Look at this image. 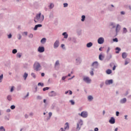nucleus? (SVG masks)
Returning a JSON list of instances; mask_svg holds the SVG:
<instances>
[{"label":"nucleus","mask_w":131,"mask_h":131,"mask_svg":"<svg viewBox=\"0 0 131 131\" xmlns=\"http://www.w3.org/2000/svg\"><path fill=\"white\" fill-rule=\"evenodd\" d=\"M45 19V16L43 15H41V13H39L36 15V16L34 18V22L35 23H41L42 21H43Z\"/></svg>","instance_id":"1"},{"label":"nucleus","mask_w":131,"mask_h":131,"mask_svg":"<svg viewBox=\"0 0 131 131\" xmlns=\"http://www.w3.org/2000/svg\"><path fill=\"white\" fill-rule=\"evenodd\" d=\"M82 124H83V121H82V120H79L78 122L77 123V130H80V128H81V126L82 125Z\"/></svg>","instance_id":"2"},{"label":"nucleus","mask_w":131,"mask_h":131,"mask_svg":"<svg viewBox=\"0 0 131 131\" xmlns=\"http://www.w3.org/2000/svg\"><path fill=\"white\" fill-rule=\"evenodd\" d=\"M40 64L39 62H36L34 64V68L36 71H39L40 70Z\"/></svg>","instance_id":"3"},{"label":"nucleus","mask_w":131,"mask_h":131,"mask_svg":"<svg viewBox=\"0 0 131 131\" xmlns=\"http://www.w3.org/2000/svg\"><path fill=\"white\" fill-rule=\"evenodd\" d=\"M79 115H80V116L83 118H86L89 115V114L86 111H83L81 113V114H79Z\"/></svg>","instance_id":"4"},{"label":"nucleus","mask_w":131,"mask_h":131,"mask_svg":"<svg viewBox=\"0 0 131 131\" xmlns=\"http://www.w3.org/2000/svg\"><path fill=\"white\" fill-rule=\"evenodd\" d=\"M81 63V58L80 57H77L75 60V65H80Z\"/></svg>","instance_id":"5"},{"label":"nucleus","mask_w":131,"mask_h":131,"mask_svg":"<svg viewBox=\"0 0 131 131\" xmlns=\"http://www.w3.org/2000/svg\"><path fill=\"white\" fill-rule=\"evenodd\" d=\"M83 80L84 81V82H86V83H90L92 81V79H91L90 77L88 76L83 77Z\"/></svg>","instance_id":"6"},{"label":"nucleus","mask_w":131,"mask_h":131,"mask_svg":"<svg viewBox=\"0 0 131 131\" xmlns=\"http://www.w3.org/2000/svg\"><path fill=\"white\" fill-rule=\"evenodd\" d=\"M104 41H105V39L102 37H99L97 40V42L99 45H103V43H104Z\"/></svg>","instance_id":"7"},{"label":"nucleus","mask_w":131,"mask_h":131,"mask_svg":"<svg viewBox=\"0 0 131 131\" xmlns=\"http://www.w3.org/2000/svg\"><path fill=\"white\" fill-rule=\"evenodd\" d=\"M121 29V26L119 24H117L116 26V34H118L119 32L120 31Z\"/></svg>","instance_id":"8"},{"label":"nucleus","mask_w":131,"mask_h":131,"mask_svg":"<svg viewBox=\"0 0 131 131\" xmlns=\"http://www.w3.org/2000/svg\"><path fill=\"white\" fill-rule=\"evenodd\" d=\"M59 46H60V41L58 40H56L53 45L54 49H58Z\"/></svg>","instance_id":"9"},{"label":"nucleus","mask_w":131,"mask_h":131,"mask_svg":"<svg viewBox=\"0 0 131 131\" xmlns=\"http://www.w3.org/2000/svg\"><path fill=\"white\" fill-rule=\"evenodd\" d=\"M54 67L56 70H58L59 69V68H60V61L59 60H57L55 62V63L54 64Z\"/></svg>","instance_id":"10"},{"label":"nucleus","mask_w":131,"mask_h":131,"mask_svg":"<svg viewBox=\"0 0 131 131\" xmlns=\"http://www.w3.org/2000/svg\"><path fill=\"white\" fill-rule=\"evenodd\" d=\"M48 96L49 97H56V96H57V93L55 91H52L49 93Z\"/></svg>","instance_id":"11"},{"label":"nucleus","mask_w":131,"mask_h":131,"mask_svg":"<svg viewBox=\"0 0 131 131\" xmlns=\"http://www.w3.org/2000/svg\"><path fill=\"white\" fill-rule=\"evenodd\" d=\"M112 83H113V79L106 80L105 82L106 85H110V84H112Z\"/></svg>","instance_id":"12"},{"label":"nucleus","mask_w":131,"mask_h":131,"mask_svg":"<svg viewBox=\"0 0 131 131\" xmlns=\"http://www.w3.org/2000/svg\"><path fill=\"white\" fill-rule=\"evenodd\" d=\"M37 51L39 53H43L45 52V47H39L37 49Z\"/></svg>","instance_id":"13"},{"label":"nucleus","mask_w":131,"mask_h":131,"mask_svg":"<svg viewBox=\"0 0 131 131\" xmlns=\"http://www.w3.org/2000/svg\"><path fill=\"white\" fill-rule=\"evenodd\" d=\"M109 123H111V124H114L115 123V119L114 117H112L111 119L109 120Z\"/></svg>","instance_id":"14"},{"label":"nucleus","mask_w":131,"mask_h":131,"mask_svg":"<svg viewBox=\"0 0 131 131\" xmlns=\"http://www.w3.org/2000/svg\"><path fill=\"white\" fill-rule=\"evenodd\" d=\"M126 101H127L126 98H124L123 99H121L120 100V104H125V103H126Z\"/></svg>","instance_id":"15"},{"label":"nucleus","mask_w":131,"mask_h":131,"mask_svg":"<svg viewBox=\"0 0 131 131\" xmlns=\"http://www.w3.org/2000/svg\"><path fill=\"white\" fill-rule=\"evenodd\" d=\"M87 99L89 102H92L94 100V97L92 95H89Z\"/></svg>","instance_id":"16"},{"label":"nucleus","mask_w":131,"mask_h":131,"mask_svg":"<svg viewBox=\"0 0 131 131\" xmlns=\"http://www.w3.org/2000/svg\"><path fill=\"white\" fill-rule=\"evenodd\" d=\"M98 65V61H94V62H93L92 66H93V67H94V68H97Z\"/></svg>","instance_id":"17"},{"label":"nucleus","mask_w":131,"mask_h":131,"mask_svg":"<svg viewBox=\"0 0 131 131\" xmlns=\"http://www.w3.org/2000/svg\"><path fill=\"white\" fill-rule=\"evenodd\" d=\"M104 58H105V56L104 55H102L101 53L99 54V60H100V61H103Z\"/></svg>","instance_id":"18"},{"label":"nucleus","mask_w":131,"mask_h":131,"mask_svg":"<svg viewBox=\"0 0 131 131\" xmlns=\"http://www.w3.org/2000/svg\"><path fill=\"white\" fill-rule=\"evenodd\" d=\"M39 27H42V25L41 24H38L35 26L34 28V30H37V29Z\"/></svg>","instance_id":"19"},{"label":"nucleus","mask_w":131,"mask_h":131,"mask_svg":"<svg viewBox=\"0 0 131 131\" xmlns=\"http://www.w3.org/2000/svg\"><path fill=\"white\" fill-rule=\"evenodd\" d=\"M86 48H92V47H93V42H89L87 43L86 45Z\"/></svg>","instance_id":"20"},{"label":"nucleus","mask_w":131,"mask_h":131,"mask_svg":"<svg viewBox=\"0 0 131 131\" xmlns=\"http://www.w3.org/2000/svg\"><path fill=\"white\" fill-rule=\"evenodd\" d=\"M46 42H47V38H42L40 40V43H42V45H45Z\"/></svg>","instance_id":"21"},{"label":"nucleus","mask_w":131,"mask_h":131,"mask_svg":"<svg viewBox=\"0 0 131 131\" xmlns=\"http://www.w3.org/2000/svg\"><path fill=\"white\" fill-rule=\"evenodd\" d=\"M64 129L68 130L69 129V123L68 122H66L64 124Z\"/></svg>","instance_id":"22"},{"label":"nucleus","mask_w":131,"mask_h":131,"mask_svg":"<svg viewBox=\"0 0 131 131\" xmlns=\"http://www.w3.org/2000/svg\"><path fill=\"white\" fill-rule=\"evenodd\" d=\"M112 58V55L111 53L107 54L106 60H107V61H109V60H110Z\"/></svg>","instance_id":"23"},{"label":"nucleus","mask_w":131,"mask_h":131,"mask_svg":"<svg viewBox=\"0 0 131 131\" xmlns=\"http://www.w3.org/2000/svg\"><path fill=\"white\" fill-rule=\"evenodd\" d=\"M62 35H63V38H68V34H67V32H63L62 34Z\"/></svg>","instance_id":"24"},{"label":"nucleus","mask_w":131,"mask_h":131,"mask_svg":"<svg viewBox=\"0 0 131 131\" xmlns=\"http://www.w3.org/2000/svg\"><path fill=\"white\" fill-rule=\"evenodd\" d=\"M122 57L123 58V59H125L126 58V57H127V53H125V52H123L122 54Z\"/></svg>","instance_id":"25"},{"label":"nucleus","mask_w":131,"mask_h":131,"mask_svg":"<svg viewBox=\"0 0 131 131\" xmlns=\"http://www.w3.org/2000/svg\"><path fill=\"white\" fill-rule=\"evenodd\" d=\"M116 50V54H119V52H120V51H121V49H120L119 47H117L115 49Z\"/></svg>","instance_id":"26"},{"label":"nucleus","mask_w":131,"mask_h":131,"mask_svg":"<svg viewBox=\"0 0 131 131\" xmlns=\"http://www.w3.org/2000/svg\"><path fill=\"white\" fill-rule=\"evenodd\" d=\"M7 99L8 101H11L12 100V95H8L7 97Z\"/></svg>","instance_id":"27"},{"label":"nucleus","mask_w":131,"mask_h":131,"mask_svg":"<svg viewBox=\"0 0 131 131\" xmlns=\"http://www.w3.org/2000/svg\"><path fill=\"white\" fill-rule=\"evenodd\" d=\"M72 41H73V42H74V43H77V40L76 39V37H73L72 38Z\"/></svg>","instance_id":"28"},{"label":"nucleus","mask_w":131,"mask_h":131,"mask_svg":"<svg viewBox=\"0 0 131 131\" xmlns=\"http://www.w3.org/2000/svg\"><path fill=\"white\" fill-rule=\"evenodd\" d=\"M129 62H130V60L129 59V58H126L125 60L124 65H127V64H128Z\"/></svg>","instance_id":"29"},{"label":"nucleus","mask_w":131,"mask_h":131,"mask_svg":"<svg viewBox=\"0 0 131 131\" xmlns=\"http://www.w3.org/2000/svg\"><path fill=\"white\" fill-rule=\"evenodd\" d=\"M50 20H53L54 19V14L53 13H50L49 15Z\"/></svg>","instance_id":"30"},{"label":"nucleus","mask_w":131,"mask_h":131,"mask_svg":"<svg viewBox=\"0 0 131 131\" xmlns=\"http://www.w3.org/2000/svg\"><path fill=\"white\" fill-rule=\"evenodd\" d=\"M28 76V74L27 73H25L23 75V77H24L25 80H26Z\"/></svg>","instance_id":"31"},{"label":"nucleus","mask_w":131,"mask_h":131,"mask_svg":"<svg viewBox=\"0 0 131 131\" xmlns=\"http://www.w3.org/2000/svg\"><path fill=\"white\" fill-rule=\"evenodd\" d=\"M106 74H111L112 73V70L108 69L105 71Z\"/></svg>","instance_id":"32"},{"label":"nucleus","mask_w":131,"mask_h":131,"mask_svg":"<svg viewBox=\"0 0 131 131\" xmlns=\"http://www.w3.org/2000/svg\"><path fill=\"white\" fill-rule=\"evenodd\" d=\"M115 25H116L115 23L112 22L110 23V26H112V28H115V27H116Z\"/></svg>","instance_id":"33"},{"label":"nucleus","mask_w":131,"mask_h":131,"mask_svg":"<svg viewBox=\"0 0 131 131\" xmlns=\"http://www.w3.org/2000/svg\"><path fill=\"white\" fill-rule=\"evenodd\" d=\"M16 57H17V58H18L19 59H20V58H21V57H22V53H17L16 54Z\"/></svg>","instance_id":"34"},{"label":"nucleus","mask_w":131,"mask_h":131,"mask_svg":"<svg viewBox=\"0 0 131 131\" xmlns=\"http://www.w3.org/2000/svg\"><path fill=\"white\" fill-rule=\"evenodd\" d=\"M91 71L90 72V75L91 76H94V68H92L91 69Z\"/></svg>","instance_id":"35"},{"label":"nucleus","mask_w":131,"mask_h":131,"mask_svg":"<svg viewBox=\"0 0 131 131\" xmlns=\"http://www.w3.org/2000/svg\"><path fill=\"white\" fill-rule=\"evenodd\" d=\"M54 7V5L53 3H50V5H49V8L51 9H53Z\"/></svg>","instance_id":"36"},{"label":"nucleus","mask_w":131,"mask_h":131,"mask_svg":"<svg viewBox=\"0 0 131 131\" xmlns=\"http://www.w3.org/2000/svg\"><path fill=\"white\" fill-rule=\"evenodd\" d=\"M3 79H4V74H2L0 75V83L2 82Z\"/></svg>","instance_id":"37"},{"label":"nucleus","mask_w":131,"mask_h":131,"mask_svg":"<svg viewBox=\"0 0 131 131\" xmlns=\"http://www.w3.org/2000/svg\"><path fill=\"white\" fill-rule=\"evenodd\" d=\"M31 76L33 77L34 79L36 78V75L34 73H31Z\"/></svg>","instance_id":"38"},{"label":"nucleus","mask_w":131,"mask_h":131,"mask_svg":"<svg viewBox=\"0 0 131 131\" xmlns=\"http://www.w3.org/2000/svg\"><path fill=\"white\" fill-rule=\"evenodd\" d=\"M17 39L20 40V39H21V38H22V36H21V34H18L17 35Z\"/></svg>","instance_id":"39"},{"label":"nucleus","mask_w":131,"mask_h":131,"mask_svg":"<svg viewBox=\"0 0 131 131\" xmlns=\"http://www.w3.org/2000/svg\"><path fill=\"white\" fill-rule=\"evenodd\" d=\"M127 32V29L126 28H123V33L125 34Z\"/></svg>","instance_id":"40"},{"label":"nucleus","mask_w":131,"mask_h":131,"mask_svg":"<svg viewBox=\"0 0 131 131\" xmlns=\"http://www.w3.org/2000/svg\"><path fill=\"white\" fill-rule=\"evenodd\" d=\"M84 20H85V15H82L81 21L84 22Z\"/></svg>","instance_id":"41"},{"label":"nucleus","mask_w":131,"mask_h":131,"mask_svg":"<svg viewBox=\"0 0 131 131\" xmlns=\"http://www.w3.org/2000/svg\"><path fill=\"white\" fill-rule=\"evenodd\" d=\"M108 9L109 10V11H110L111 12H113V11H114V8H111V6H108Z\"/></svg>","instance_id":"42"},{"label":"nucleus","mask_w":131,"mask_h":131,"mask_svg":"<svg viewBox=\"0 0 131 131\" xmlns=\"http://www.w3.org/2000/svg\"><path fill=\"white\" fill-rule=\"evenodd\" d=\"M0 131H6V129H5L4 126H2L0 127Z\"/></svg>","instance_id":"43"},{"label":"nucleus","mask_w":131,"mask_h":131,"mask_svg":"<svg viewBox=\"0 0 131 131\" xmlns=\"http://www.w3.org/2000/svg\"><path fill=\"white\" fill-rule=\"evenodd\" d=\"M48 90H50L49 87H46V88H43V92H46V91H48Z\"/></svg>","instance_id":"44"},{"label":"nucleus","mask_w":131,"mask_h":131,"mask_svg":"<svg viewBox=\"0 0 131 131\" xmlns=\"http://www.w3.org/2000/svg\"><path fill=\"white\" fill-rule=\"evenodd\" d=\"M17 52L18 51L17 50V49H13L12 50V54H17Z\"/></svg>","instance_id":"45"},{"label":"nucleus","mask_w":131,"mask_h":131,"mask_svg":"<svg viewBox=\"0 0 131 131\" xmlns=\"http://www.w3.org/2000/svg\"><path fill=\"white\" fill-rule=\"evenodd\" d=\"M28 32H24L22 33V35L24 36V35H26V36H27V35H28Z\"/></svg>","instance_id":"46"},{"label":"nucleus","mask_w":131,"mask_h":131,"mask_svg":"<svg viewBox=\"0 0 131 131\" xmlns=\"http://www.w3.org/2000/svg\"><path fill=\"white\" fill-rule=\"evenodd\" d=\"M110 50H111V49L110 48V47H108L107 48V49L106 50V54H110L109 53V52H110Z\"/></svg>","instance_id":"47"},{"label":"nucleus","mask_w":131,"mask_h":131,"mask_svg":"<svg viewBox=\"0 0 131 131\" xmlns=\"http://www.w3.org/2000/svg\"><path fill=\"white\" fill-rule=\"evenodd\" d=\"M113 41L115 42H118V39L117 38H115L113 39Z\"/></svg>","instance_id":"48"},{"label":"nucleus","mask_w":131,"mask_h":131,"mask_svg":"<svg viewBox=\"0 0 131 131\" xmlns=\"http://www.w3.org/2000/svg\"><path fill=\"white\" fill-rule=\"evenodd\" d=\"M14 89H15V86H12L10 89L11 93H13V92H14Z\"/></svg>","instance_id":"49"},{"label":"nucleus","mask_w":131,"mask_h":131,"mask_svg":"<svg viewBox=\"0 0 131 131\" xmlns=\"http://www.w3.org/2000/svg\"><path fill=\"white\" fill-rule=\"evenodd\" d=\"M63 8H67L68 7V3H63Z\"/></svg>","instance_id":"50"},{"label":"nucleus","mask_w":131,"mask_h":131,"mask_svg":"<svg viewBox=\"0 0 131 131\" xmlns=\"http://www.w3.org/2000/svg\"><path fill=\"white\" fill-rule=\"evenodd\" d=\"M10 108H11V110H14V109H15V108H16V106L14 105H12L10 106Z\"/></svg>","instance_id":"51"},{"label":"nucleus","mask_w":131,"mask_h":131,"mask_svg":"<svg viewBox=\"0 0 131 131\" xmlns=\"http://www.w3.org/2000/svg\"><path fill=\"white\" fill-rule=\"evenodd\" d=\"M38 86H43L44 84H43V83H40V82H39L38 83Z\"/></svg>","instance_id":"52"},{"label":"nucleus","mask_w":131,"mask_h":131,"mask_svg":"<svg viewBox=\"0 0 131 131\" xmlns=\"http://www.w3.org/2000/svg\"><path fill=\"white\" fill-rule=\"evenodd\" d=\"M37 100H42V97L40 96H37Z\"/></svg>","instance_id":"53"},{"label":"nucleus","mask_w":131,"mask_h":131,"mask_svg":"<svg viewBox=\"0 0 131 131\" xmlns=\"http://www.w3.org/2000/svg\"><path fill=\"white\" fill-rule=\"evenodd\" d=\"M70 103H71V105H74L75 104V102H74L73 100H70Z\"/></svg>","instance_id":"54"},{"label":"nucleus","mask_w":131,"mask_h":131,"mask_svg":"<svg viewBox=\"0 0 131 131\" xmlns=\"http://www.w3.org/2000/svg\"><path fill=\"white\" fill-rule=\"evenodd\" d=\"M29 38H32L33 37V34H32V33L30 34L29 35H28Z\"/></svg>","instance_id":"55"},{"label":"nucleus","mask_w":131,"mask_h":131,"mask_svg":"<svg viewBox=\"0 0 131 131\" xmlns=\"http://www.w3.org/2000/svg\"><path fill=\"white\" fill-rule=\"evenodd\" d=\"M21 85H19L17 86V91H20V90H21Z\"/></svg>","instance_id":"56"},{"label":"nucleus","mask_w":131,"mask_h":131,"mask_svg":"<svg viewBox=\"0 0 131 131\" xmlns=\"http://www.w3.org/2000/svg\"><path fill=\"white\" fill-rule=\"evenodd\" d=\"M55 107H56V104L55 103H53L52 105H51V109H54L55 108Z\"/></svg>","instance_id":"57"},{"label":"nucleus","mask_w":131,"mask_h":131,"mask_svg":"<svg viewBox=\"0 0 131 131\" xmlns=\"http://www.w3.org/2000/svg\"><path fill=\"white\" fill-rule=\"evenodd\" d=\"M50 119H51V118L47 117V118L45 119V121H48V120H50Z\"/></svg>","instance_id":"58"},{"label":"nucleus","mask_w":131,"mask_h":131,"mask_svg":"<svg viewBox=\"0 0 131 131\" xmlns=\"http://www.w3.org/2000/svg\"><path fill=\"white\" fill-rule=\"evenodd\" d=\"M8 38H12V34H9V35H7Z\"/></svg>","instance_id":"59"},{"label":"nucleus","mask_w":131,"mask_h":131,"mask_svg":"<svg viewBox=\"0 0 131 131\" xmlns=\"http://www.w3.org/2000/svg\"><path fill=\"white\" fill-rule=\"evenodd\" d=\"M52 115H53V113H52V112H49V117H50L51 118V117H52Z\"/></svg>","instance_id":"60"},{"label":"nucleus","mask_w":131,"mask_h":131,"mask_svg":"<svg viewBox=\"0 0 131 131\" xmlns=\"http://www.w3.org/2000/svg\"><path fill=\"white\" fill-rule=\"evenodd\" d=\"M104 85V82H102L100 83V86L101 88H103V86Z\"/></svg>","instance_id":"61"},{"label":"nucleus","mask_w":131,"mask_h":131,"mask_svg":"<svg viewBox=\"0 0 131 131\" xmlns=\"http://www.w3.org/2000/svg\"><path fill=\"white\" fill-rule=\"evenodd\" d=\"M67 78V76H66L62 77L61 79H62V80H65V79Z\"/></svg>","instance_id":"62"},{"label":"nucleus","mask_w":131,"mask_h":131,"mask_svg":"<svg viewBox=\"0 0 131 131\" xmlns=\"http://www.w3.org/2000/svg\"><path fill=\"white\" fill-rule=\"evenodd\" d=\"M120 14H121V15H125V12L121 11Z\"/></svg>","instance_id":"63"},{"label":"nucleus","mask_w":131,"mask_h":131,"mask_svg":"<svg viewBox=\"0 0 131 131\" xmlns=\"http://www.w3.org/2000/svg\"><path fill=\"white\" fill-rule=\"evenodd\" d=\"M6 112H7V113H10V112H11V109L8 108L6 110Z\"/></svg>","instance_id":"64"}]
</instances>
